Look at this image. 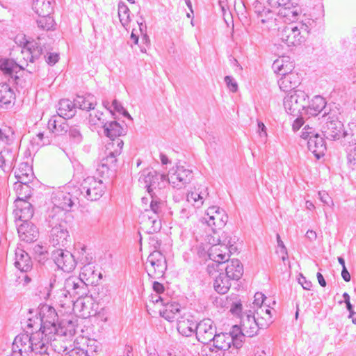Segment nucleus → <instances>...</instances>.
<instances>
[{"label": "nucleus", "instance_id": "f257e3e1", "mask_svg": "<svg viewBox=\"0 0 356 356\" xmlns=\"http://www.w3.org/2000/svg\"><path fill=\"white\" fill-rule=\"evenodd\" d=\"M38 314L39 317L35 319L29 318L28 327L44 330L47 334L56 335V329L58 326V316L56 309L47 304L40 305L38 309Z\"/></svg>", "mask_w": 356, "mask_h": 356}, {"label": "nucleus", "instance_id": "f03ea898", "mask_svg": "<svg viewBox=\"0 0 356 356\" xmlns=\"http://www.w3.org/2000/svg\"><path fill=\"white\" fill-rule=\"evenodd\" d=\"M283 104L289 114L293 116H305V110L309 105V96L303 90H293L284 97Z\"/></svg>", "mask_w": 356, "mask_h": 356}, {"label": "nucleus", "instance_id": "7ed1b4c3", "mask_svg": "<svg viewBox=\"0 0 356 356\" xmlns=\"http://www.w3.org/2000/svg\"><path fill=\"white\" fill-rule=\"evenodd\" d=\"M105 185L102 179L89 176L84 179L78 188H74V193L88 200H99L104 193Z\"/></svg>", "mask_w": 356, "mask_h": 356}, {"label": "nucleus", "instance_id": "20e7f679", "mask_svg": "<svg viewBox=\"0 0 356 356\" xmlns=\"http://www.w3.org/2000/svg\"><path fill=\"white\" fill-rule=\"evenodd\" d=\"M139 182L147 188L150 196L157 195L168 184V177L158 173L152 170L149 172L144 171L139 178Z\"/></svg>", "mask_w": 356, "mask_h": 356}, {"label": "nucleus", "instance_id": "39448f33", "mask_svg": "<svg viewBox=\"0 0 356 356\" xmlns=\"http://www.w3.org/2000/svg\"><path fill=\"white\" fill-rule=\"evenodd\" d=\"M323 117L325 122L321 127V132L323 136L330 140L340 139L343 133V124L339 120L336 115L327 113L325 111Z\"/></svg>", "mask_w": 356, "mask_h": 356}, {"label": "nucleus", "instance_id": "423d86ee", "mask_svg": "<svg viewBox=\"0 0 356 356\" xmlns=\"http://www.w3.org/2000/svg\"><path fill=\"white\" fill-rule=\"evenodd\" d=\"M167 268L164 256L158 251L151 253L147 259L146 270L151 278L158 279L163 277Z\"/></svg>", "mask_w": 356, "mask_h": 356}, {"label": "nucleus", "instance_id": "0eeeda50", "mask_svg": "<svg viewBox=\"0 0 356 356\" xmlns=\"http://www.w3.org/2000/svg\"><path fill=\"white\" fill-rule=\"evenodd\" d=\"M228 216L225 211L218 207L213 206L207 210L202 219L203 223H207L212 231L216 233V229L223 227L227 222Z\"/></svg>", "mask_w": 356, "mask_h": 356}, {"label": "nucleus", "instance_id": "6e6552de", "mask_svg": "<svg viewBox=\"0 0 356 356\" xmlns=\"http://www.w3.org/2000/svg\"><path fill=\"white\" fill-rule=\"evenodd\" d=\"M240 324L243 330V336L252 337L257 334L259 329H264L268 327L270 321H266L265 323H259L253 313L250 310L248 312L243 313L240 316Z\"/></svg>", "mask_w": 356, "mask_h": 356}, {"label": "nucleus", "instance_id": "1a4fd4ad", "mask_svg": "<svg viewBox=\"0 0 356 356\" xmlns=\"http://www.w3.org/2000/svg\"><path fill=\"white\" fill-rule=\"evenodd\" d=\"M168 177L169 184L175 188L181 189L191 181L193 173L191 170L184 166L177 165L175 170L172 169L169 172Z\"/></svg>", "mask_w": 356, "mask_h": 356}, {"label": "nucleus", "instance_id": "9d476101", "mask_svg": "<svg viewBox=\"0 0 356 356\" xmlns=\"http://www.w3.org/2000/svg\"><path fill=\"white\" fill-rule=\"evenodd\" d=\"M78 196H79V194L74 193V188L72 191H58L52 193L51 202L53 206L67 212L78 200Z\"/></svg>", "mask_w": 356, "mask_h": 356}, {"label": "nucleus", "instance_id": "9b49d317", "mask_svg": "<svg viewBox=\"0 0 356 356\" xmlns=\"http://www.w3.org/2000/svg\"><path fill=\"white\" fill-rule=\"evenodd\" d=\"M52 259L58 268L64 272L72 271L76 265L74 255L70 251L61 248L53 251Z\"/></svg>", "mask_w": 356, "mask_h": 356}, {"label": "nucleus", "instance_id": "f8f14e48", "mask_svg": "<svg viewBox=\"0 0 356 356\" xmlns=\"http://www.w3.org/2000/svg\"><path fill=\"white\" fill-rule=\"evenodd\" d=\"M277 35L289 47L299 45L305 40V36L301 34L298 27L293 25L280 28Z\"/></svg>", "mask_w": 356, "mask_h": 356}, {"label": "nucleus", "instance_id": "ddd939ff", "mask_svg": "<svg viewBox=\"0 0 356 356\" xmlns=\"http://www.w3.org/2000/svg\"><path fill=\"white\" fill-rule=\"evenodd\" d=\"M55 336L47 334L44 330H38L33 332L30 336L31 345L32 346L33 353H44L48 350L47 345L51 340H55Z\"/></svg>", "mask_w": 356, "mask_h": 356}, {"label": "nucleus", "instance_id": "4468645a", "mask_svg": "<svg viewBox=\"0 0 356 356\" xmlns=\"http://www.w3.org/2000/svg\"><path fill=\"white\" fill-rule=\"evenodd\" d=\"M88 284L81 277L70 276L64 283V289L70 296H77L78 298L87 295Z\"/></svg>", "mask_w": 356, "mask_h": 356}, {"label": "nucleus", "instance_id": "2eb2a0df", "mask_svg": "<svg viewBox=\"0 0 356 356\" xmlns=\"http://www.w3.org/2000/svg\"><path fill=\"white\" fill-rule=\"evenodd\" d=\"M216 333V327L213 325V321L211 319H203L197 323L195 335L200 342L204 344L211 342Z\"/></svg>", "mask_w": 356, "mask_h": 356}, {"label": "nucleus", "instance_id": "dca6fc26", "mask_svg": "<svg viewBox=\"0 0 356 356\" xmlns=\"http://www.w3.org/2000/svg\"><path fill=\"white\" fill-rule=\"evenodd\" d=\"M70 216V215L67 212L65 211L62 209L53 206L51 208L48 209L45 221L47 227L52 229V228L59 227L60 225H67V219Z\"/></svg>", "mask_w": 356, "mask_h": 356}, {"label": "nucleus", "instance_id": "f3484780", "mask_svg": "<svg viewBox=\"0 0 356 356\" xmlns=\"http://www.w3.org/2000/svg\"><path fill=\"white\" fill-rule=\"evenodd\" d=\"M124 143L122 140H116V147L115 143H108L106 147V156L104 157L101 162L106 164L113 170H115L117 163V156L122 152Z\"/></svg>", "mask_w": 356, "mask_h": 356}, {"label": "nucleus", "instance_id": "a211bd4d", "mask_svg": "<svg viewBox=\"0 0 356 356\" xmlns=\"http://www.w3.org/2000/svg\"><path fill=\"white\" fill-rule=\"evenodd\" d=\"M50 243L53 246L65 247L70 238L68 232V224L65 225H60L59 227L50 229Z\"/></svg>", "mask_w": 356, "mask_h": 356}, {"label": "nucleus", "instance_id": "6ab92c4d", "mask_svg": "<svg viewBox=\"0 0 356 356\" xmlns=\"http://www.w3.org/2000/svg\"><path fill=\"white\" fill-rule=\"evenodd\" d=\"M17 232L21 241L28 243L37 241L39 236L38 228L31 222L19 225Z\"/></svg>", "mask_w": 356, "mask_h": 356}, {"label": "nucleus", "instance_id": "aec40b11", "mask_svg": "<svg viewBox=\"0 0 356 356\" xmlns=\"http://www.w3.org/2000/svg\"><path fill=\"white\" fill-rule=\"evenodd\" d=\"M102 128L105 136L111 139V143H115V147H116V140H121L120 137L124 136L127 133V129L116 121L106 122Z\"/></svg>", "mask_w": 356, "mask_h": 356}, {"label": "nucleus", "instance_id": "412c9836", "mask_svg": "<svg viewBox=\"0 0 356 356\" xmlns=\"http://www.w3.org/2000/svg\"><path fill=\"white\" fill-rule=\"evenodd\" d=\"M16 209L14 210L16 218L22 222H30L34 211L32 204L28 201H15Z\"/></svg>", "mask_w": 356, "mask_h": 356}, {"label": "nucleus", "instance_id": "4be33fe9", "mask_svg": "<svg viewBox=\"0 0 356 356\" xmlns=\"http://www.w3.org/2000/svg\"><path fill=\"white\" fill-rule=\"evenodd\" d=\"M277 15L284 19L285 22H295L302 13L303 10L297 3H292L290 6H278Z\"/></svg>", "mask_w": 356, "mask_h": 356}, {"label": "nucleus", "instance_id": "5701e85b", "mask_svg": "<svg viewBox=\"0 0 356 356\" xmlns=\"http://www.w3.org/2000/svg\"><path fill=\"white\" fill-rule=\"evenodd\" d=\"M277 83L282 91L291 92L300 83V77L298 73L294 71L281 76Z\"/></svg>", "mask_w": 356, "mask_h": 356}, {"label": "nucleus", "instance_id": "b1692460", "mask_svg": "<svg viewBox=\"0 0 356 356\" xmlns=\"http://www.w3.org/2000/svg\"><path fill=\"white\" fill-rule=\"evenodd\" d=\"M16 159V152L7 146L0 151V168L5 172H9L13 168Z\"/></svg>", "mask_w": 356, "mask_h": 356}, {"label": "nucleus", "instance_id": "393cba45", "mask_svg": "<svg viewBox=\"0 0 356 356\" xmlns=\"http://www.w3.org/2000/svg\"><path fill=\"white\" fill-rule=\"evenodd\" d=\"M79 277L88 284H93L102 278V274L95 269L93 264L88 263L81 268Z\"/></svg>", "mask_w": 356, "mask_h": 356}, {"label": "nucleus", "instance_id": "a878e982", "mask_svg": "<svg viewBox=\"0 0 356 356\" xmlns=\"http://www.w3.org/2000/svg\"><path fill=\"white\" fill-rule=\"evenodd\" d=\"M76 112V105L75 102L68 99H60L57 109V114L63 119L72 118Z\"/></svg>", "mask_w": 356, "mask_h": 356}, {"label": "nucleus", "instance_id": "bb28decb", "mask_svg": "<svg viewBox=\"0 0 356 356\" xmlns=\"http://www.w3.org/2000/svg\"><path fill=\"white\" fill-rule=\"evenodd\" d=\"M273 71L281 76L294 72V65L292 62L289 61V58L283 56L276 59L273 65Z\"/></svg>", "mask_w": 356, "mask_h": 356}, {"label": "nucleus", "instance_id": "cd10ccee", "mask_svg": "<svg viewBox=\"0 0 356 356\" xmlns=\"http://www.w3.org/2000/svg\"><path fill=\"white\" fill-rule=\"evenodd\" d=\"M307 147L309 150H310L317 159H320L321 156H324L326 151V145L324 138L320 135L309 138L307 141Z\"/></svg>", "mask_w": 356, "mask_h": 356}, {"label": "nucleus", "instance_id": "c85d7f7f", "mask_svg": "<svg viewBox=\"0 0 356 356\" xmlns=\"http://www.w3.org/2000/svg\"><path fill=\"white\" fill-rule=\"evenodd\" d=\"M47 127L51 133L57 136L65 134L69 129V124L65 121V119H58L56 115L52 116L49 120Z\"/></svg>", "mask_w": 356, "mask_h": 356}, {"label": "nucleus", "instance_id": "c756f323", "mask_svg": "<svg viewBox=\"0 0 356 356\" xmlns=\"http://www.w3.org/2000/svg\"><path fill=\"white\" fill-rule=\"evenodd\" d=\"M54 3V0H33L32 9L38 16L51 15Z\"/></svg>", "mask_w": 356, "mask_h": 356}, {"label": "nucleus", "instance_id": "7c9ffc66", "mask_svg": "<svg viewBox=\"0 0 356 356\" xmlns=\"http://www.w3.org/2000/svg\"><path fill=\"white\" fill-rule=\"evenodd\" d=\"M226 276L233 280H238L243 273V266L238 259H232L227 262L225 267Z\"/></svg>", "mask_w": 356, "mask_h": 356}, {"label": "nucleus", "instance_id": "2f4dec72", "mask_svg": "<svg viewBox=\"0 0 356 356\" xmlns=\"http://www.w3.org/2000/svg\"><path fill=\"white\" fill-rule=\"evenodd\" d=\"M15 266L21 272H28L32 268V261L29 254L22 249L15 252Z\"/></svg>", "mask_w": 356, "mask_h": 356}, {"label": "nucleus", "instance_id": "473e14b6", "mask_svg": "<svg viewBox=\"0 0 356 356\" xmlns=\"http://www.w3.org/2000/svg\"><path fill=\"white\" fill-rule=\"evenodd\" d=\"M325 106L326 102L323 97L319 95L315 96L311 102H309V105L305 110V116H308V118L316 116L325 108Z\"/></svg>", "mask_w": 356, "mask_h": 356}, {"label": "nucleus", "instance_id": "72a5a7b5", "mask_svg": "<svg viewBox=\"0 0 356 356\" xmlns=\"http://www.w3.org/2000/svg\"><path fill=\"white\" fill-rule=\"evenodd\" d=\"M213 337L211 341H213V346L216 349L215 353H217L218 350H229L233 342L232 336L227 333H216Z\"/></svg>", "mask_w": 356, "mask_h": 356}, {"label": "nucleus", "instance_id": "f704fd0d", "mask_svg": "<svg viewBox=\"0 0 356 356\" xmlns=\"http://www.w3.org/2000/svg\"><path fill=\"white\" fill-rule=\"evenodd\" d=\"M15 345L20 348L18 349L19 356L29 355V353H33L31 340L28 334L17 336L15 338Z\"/></svg>", "mask_w": 356, "mask_h": 356}, {"label": "nucleus", "instance_id": "c9c22d12", "mask_svg": "<svg viewBox=\"0 0 356 356\" xmlns=\"http://www.w3.org/2000/svg\"><path fill=\"white\" fill-rule=\"evenodd\" d=\"M15 99V93L6 83L0 84V108H8Z\"/></svg>", "mask_w": 356, "mask_h": 356}, {"label": "nucleus", "instance_id": "e433bc0d", "mask_svg": "<svg viewBox=\"0 0 356 356\" xmlns=\"http://www.w3.org/2000/svg\"><path fill=\"white\" fill-rule=\"evenodd\" d=\"M237 240L236 236H232L230 234L223 232L220 236H218L216 242L218 243L217 245H221V247H223L225 250L232 253L233 251L236 250V247L234 246V244Z\"/></svg>", "mask_w": 356, "mask_h": 356}, {"label": "nucleus", "instance_id": "4c0bfd02", "mask_svg": "<svg viewBox=\"0 0 356 356\" xmlns=\"http://www.w3.org/2000/svg\"><path fill=\"white\" fill-rule=\"evenodd\" d=\"M147 213L143 216V228L149 234H153L159 232L161 227V221L154 216H149V211H146Z\"/></svg>", "mask_w": 356, "mask_h": 356}, {"label": "nucleus", "instance_id": "58836bf2", "mask_svg": "<svg viewBox=\"0 0 356 356\" xmlns=\"http://www.w3.org/2000/svg\"><path fill=\"white\" fill-rule=\"evenodd\" d=\"M0 69L6 74L10 75L11 77L17 76L15 75L18 72L23 69L22 65L17 63L15 60L6 59L0 61Z\"/></svg>", "mask_w": 356, "mask_h": 356}, {"label": "nucleus", "instance_id": "ea45409f", "mask_svg": "<svg viewBox=\"0 0 356 356\" xmlns=\"http://www.w3.org/2000/svg\"><path fill=\"white\" fill-rule=\"evenodd\" d=\"M232 279L220 273L214 280L213 287L216 292L220 294H225L229 289Z\"/></svg>", "mask_w": 356, "mask_h": 356}, {"label": "nucleus", "instance_id": "a19ab883", "mask_svg": "<svg viewBox=\"0 0 356 356\" xmlns=\"http://www.w3.org/2000/svg\"><path fill=\"white\" fill-rule=\"evenodd\" d=\"M74 102L76 108L79 107L80 109L86 111L94 110L97 104L95 97L90 94L86 96L78 95Z\"/></svg>", "mask_w": 356, "mask_h": 356}, {"label": "nucleus", "instance_id": "79ce46f5", "mask_svg": "<svg viewBox=\"0 0 356 356\" xmlns=\"http://www.w3.org/2000/svg\"><path fill=\"white\" fill-rule=\"evenodd\" d=\"M197 323L192 320L184 319L177 324V330L183 336L189 337L196 332Z\"/></svg>", "mask_w": 356, "mask_h": 356}, {"label": "nucleus", "instance_id": "37998d69", "mask_svg": "<svg viewBox=\"0 0 356 356\" xmlns=\"http://www.w3.org/2000/svg\"><path fill=\"white\" fill-rule=\"evenodd\" d=\"M218 247L217 245H213L209 250L208 256L211 260L216 264L217 266L227 263L229 258V254L225 252L223 254H217Z\"/></svg>", "mask_w": 356, "mask_h": 356}, {"label": "nucleus", "instance_id": "c03bdc74", "mask_svg": "<svg viewBox=\"0 0 356 356\" xmlns=\"http://www.w3.org/2000/svg\"><path fill=\"white\" fill-rule=\"evenodd\" d=\"M76 332L75 325L72 321L61 322L56 329V335L71 337Z\"/></svg>", "mask_w": 356, "mask_h": 356}, {"label": "nucleus", "instance_id": "a18cd8bd", "mask_svg": "<svg viewBox=\"0 0 356 356\" xmlns=\"http://www.w3.org/2000/svg\"><path fill=\"white\" fill-rule=\"evenodd\" d=\"M163 305L165 306V308L163 310H160L161 316L168 321H173L175 318V315L179 312V305L175 302H165Z\"/></svg>", "mask_w": 356, "mask_h": 356}, {"label": "nucleus", "instance_id": "49530a36", "mask_svg": "<svg viewBox=\"0 0 356 356\" xmlns=\"http://www.w3.org/2000/svg\"><path fill=\"white\" fill-rule=\"evenodd\" d=\"M241 325H235L232 327V330L228 333L233 339L232 345L236 348H239L242 346L243 339L245 337L243 336V330H242Z\"/></svg>", "mask_w": 356, "mask_h": 356}, {"label": "nucleus", "instance_id": "de8ad7c7", "mask_svg": "<svg viewBox=\"0 0 356 356\" xmlns=\"http://www.w3.org/2000/svg\"><path fill=\"white\" fill-rule=\"evenodd\" d=\"M17 199L15 201H27L31 197L33 189L29 185H15Z\"/></svg>", "mask_w": 356, "mask_h": 356}, {"label": "nucleus", "instance_id": "09e8293b", "mask_svg": "<svg viewBox=\"0 0 356 356\" xmlns=\"http://www.w3.org/2000/svg\"><path fill=\"white\" fill-rule=\"evenodd\" d=\"M342 137L346 142L356 145V122H353L348 124V129H343Z\"/></svg>", "mask_w": 356, "mask_h": 356}, {"label": "nucleus", "instance_id": "8fccbe9b", "mask_svg": "<svg viewBox=\"0 0 356 356\" xmlns=\"http://www.w3.org/2000/svg\"><path fill=\"white\" fill-rule=\"evenodd\" d=\"M129 9L126 3L123 1H120L118 3V16L123 26H125L129 22Z\"/></svg>", "mask_w": 356, "mask_h": 356}, {"label": "nucleus", "instance_id": "3c124183", "mask_svg": "<svg viewBox=\"0 0 356 356\" xmlns=\"http://www.w3.org/2000/svg\"><path fill=\"white\" fill-rule=\"evenodd\" d=\"M28 172L29 174H26V175L21 173V171H15V178L17 179V182L14 184L15 185H29V183L33 180V173L31 168H28Z\"/></svg>", "mask_w": 356, "mask_h": 356}, {"label": "nucleus", "instance_id": "603ef678", "mask_svg": "<svg viewBox=\"0 0 356 356\" xmlns=\"http://www.w3.org/2000/svg\"><path fill=\"white\" fill-rule=\"evenodd\" d=\"M102 115L103 113L99 111H94L92 113H90L88 118L90 125L103 127L106 121L102 118Z\"/></svg>", "mask_w": 356, "mask_h": 356}, {"label": "nucleus", "instance_id": "864d4df0", "mask_svg": "<svg viewBox=\"0 0 356 356\" xmlns=\"http://www.w3.org/2000/svg\"><path fill=\"white\" fill-rule=\"evenodd\" d=\"M204 194L200 192L192 191L188 193L186 196V202L188 204H193L194 206L199 207L203 204Z\"/></svg>", "mask_w": 356, "mask_h": 356}, {"label": "nucleus", "instance_id": "5fc2aeb1", "mask_svg": "<svg viewBox=\"0 0 356 356\" xmlns=\"http://www.w3.org/2000/svg\"><path fill=\"white\" fill-rule=\"evenodd\" d=\"M347 163L350 168L356 171V145H350L346 148Z\"/></svg>", "mask_w": 356, "mask_h": 356}, {"label": "nucleus", "instance_id": "6e6d98bb", "mask_svg": "<svg viewBox=\"0 0 356 356\" xmlns=\"http://www.w3.org/2000/svg\"><path fill=\"white\" fill-rule=\"evenodd\" d=\"M38 26L42 30H50L54 24V20L51 15H45V17L39 16L37 19Z\"/></svg>", "mask_w": 356, "mask_h": 356}, {"label": "nucleus", "instance_id": "4d7b16f0", "mask_svg": "<svg viewBox=\"0 0 356 356\" xmlns=\"http://www.w3.org/2000/svg\"><path fill=\"white\" fill-rule=\"evenodd\" d=\"M152 200L150 202V211L153 212L154 215H158L161 212L164 202L157 197V195L151 196Z\"/></svg>", "mask_w": 356, "mask_h": 356}, {"label": "nucleus", "instance_id": "13d9d810", "mask_svg": "<svg viewBox=\"0 0 356 356\" xmlns=\"http://www.w3.org/2000/svg\"><path fill=\"white\" fill-rule=\"evenodd\" d=\"M272 8V7L271 8L265 7L264 11L258 16L262 24L273 22L275 11L273 10Z\"/></svg>", "mask_w": 356, "mask_h": 356}, {"label": "nucleus", "instance_id": "bf43d9fd", "mask_svg": "<svg viewBox=\"0 0 356 356\" xmlns=\"http://www.w3.org/2000/svg\"><path fill=\"white\" fill-rule=\"evenodd\" d=\"M26 46L29 49H31L32 55L31 58H33L34 61L38 59L42 54V49L37 42H27Z\"/></svg>", "mask_w": 356, "mask_h": 356}, {"label": "nucleus", "instance_id": "052dcab7", "mask_svg": "<svg viewBox=\"0 0 356 356\" xmlns=\"http://www.w3.org/2000/svg\"><path fill=\"white\" fill-rule=\"evenodd\" d=\"M67 132L69 133L70 138H72L74 143H79L81 142L82 135L78 126H69Z\"/></svg>", "mask_w": 356, "mask_h": 356}, {"label": "nucleus", "instance_id": "680f3d73", "mask_svg": "<svg viewBox=\"0 0 356 356\" xmlns=\"http://www.w3.org/2000/svg\"><path fill=\"white\" fill-rule=\"evenodd\" d=\"M31 143L37 147H42L49 144L50 140L48 137H44L43 133L40 132L32 138Z\"/></svg>", "mask_w": 356, "mask_h": 356}, {"label": "nucleus", "instance_id": "e2e57ef3", "mask_svg": "<svg viewBox=\"0 0 356 356\" xmlns=\"http://www.w3.org/2000/svg\"><path fill=\"white\" fill-rule=\"evenodd\" d=\"M96 171L97 174L102 178L108 177L110 175L114 172V170H113L106 164L102 162H100V163L97 165Z\"/></svg>", "mask_w": 356, "mask_h": 356}, {"label": "nucleus", "instance_id": "0e129e2a", "mask_svg": "<svg viewBox=\"0 0 356 356\" xmlns=\"http://www.w3.org/2000/svg\"><path fill=\"white\" fill-rule=\"evenodd\" d=\"M319 136L318 133L316 132L315 129L312 127H305L302 132L301 137L304 139L309 140V138H312V137H316Z\"/></svg>", "mask_w": 356, "mask_h": 356}, {"label": "nucleus", "instance_id": "69168bd1", "mask_svg": "<svg viewBox=\"0 0 356 356\" xmlns=\"http://www.w3.org/2000/svg\"><path fill=\"white\" fill-rule=\"evenodd\" d=\"M225 82L226 83L227 87L231 92H235L237 91L238 84L232 76H226L225 77Z\"/></svg>", "mask_w": 356, "mask_h": 356}, {"label": "nucleus", "instance_id": "338daca9", "mask_svg": "<svg viewBox=\"0 0 356 356\" xmlns=\"http://www.w3.org/2000/svg\"><path fill=\"white\" fill-rule=\"evenodd\" d=\"M193 210L194 209L187 202L179 211L180 218L183 219H188L193 213Z\"/></svg>", "mask_w": 356, "mask_h": 356}, {"label": "nucleus", "instance_id": "774afa93", "mask_svg": "<svg viewBox=\"0 0 356 356\" xmlns=\"http://www.w3.org/2000/svg\"><path fill=\"white\" fill-rule=\"evenodd\" d=\"M44 58L46 62L49 65H55L59 60V54L57 53H51L49 52L47 55H44Z\"/></svg>", "mask_w": 356, "mask_h": 356}]
</instances>
